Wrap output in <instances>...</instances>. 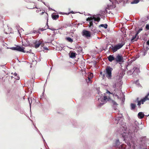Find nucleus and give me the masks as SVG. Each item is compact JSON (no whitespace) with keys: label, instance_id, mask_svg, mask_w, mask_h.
<instances>
[{"label":"nucleus","instance_id":"f257e3e1","mask_svg":"<svg viewBox=\"0 0 149 149\" xmlns=\"http://www.w3.org/2000/svg\"><path fill=\"white\" fill-rule=\"evenodd\" d=\"M105 75L109 79H111L112 77L111 72L113 69L110 66H107L105 69Z\"/></svg>","mask_w":149,"mask_h":149},{"label":"nucleus","instance_id":"f03ea898","mask_svg":"<svg viewBox=\"0 0 149 149\" xmlns=\"http://www.w3.org/2000/svg\"><path fill=\"white\" fill-rule=\"evenodd\" d=\"M125 42L124 41H122L121 43H118L114 47H113V45H112V49L113 52H116L118 50L122 48L125 44Z\"/></svg>","mask_w":149,"mask_h":149},{"label":"nucleus","instance_id":"7ed1b4c3","mask_svg":"<svg viewBox=\"0 0 149 149\" xmlns=\"http://www.w3.org/2000/svg\"><path fill=\"white\" fill-rule=\"evenodd\" d=\"M149 93L145 96V97L142 99H141L140 100L138 101L137 105L138 106L139 108H140V106L141 104H143L147 100H149Z\"/></svg>","mask_w":149,"mask_h":149},{"label":"nucleus","instance_id":"20e7f679","mask_svg":"<svg viewBox=\"0 0 149 149\" xmlns=\"http://www.w3.org/2000/svg\"><path fill=\"white\" fill-rule=\"evenodd\" d=\"M123 57L121 55L118 54L115 57V61L117 63L123 62Z\"/></svg>","mask_w":149,"mask_h":149},{"label":"nucleus","instance_id":"39448f33","mask_svg":"<svg viewBox=\"0 0 149 149\" xmlns=\"http://www.w3.org/2000/svg\"><path fill=\"white\" fill-rule=\"evenodd\" d=\"M95 15H94L92 17H88L86 19V21H90L94 19L95 21L99 22L100 20V18L99 17H96L95 16Z\"/></svg>","mask_w":149,"mask_h":149},{"label":"nucleus","instance_id":"423d86ee","mask_svg":"<svg viewBox=\"0 0 149 149\" xmlns=\"http://www.w3.org/2000/svg\"><path fill=\"white\" fill-rule=\"evenodd\" d=\"M82 34L83 36H84L87 38L88 37H90L91 36V34L90 32L85 29L83 30L82 32Z\"/></svg>","mask_w":149,"mask_h":149},{"label":"nucleus","instance_id":"0eeeda50","mask_svg":"<svg viewBox=\"0 0 149 149\" xmlns=\"http://www.w3.org/2000/svg\"><path fill=\"white\" fill-rule=\"evenodd\" d=\"M25 96V92L24 91L20 92V95L19 96V97H20V100L21 101H23L24 100V97Z\"/></svg>","mask_w":149,"mask_h":149},{"label":"nucleus","instance_id":"6e6552de","mask_svg":"<svg viewBox=\"0 0 149 149\" xmlns=\"http://www.w3.org/2000/svg\"><path fill=\"white\" fill-rule=\"evenodd\" d=\"M109 1H111V3L110 5H107L108 8V9L115 8L116 7V5L111 2L110 0Z\"/></svg>","mask_w":149,"mask_h":149},{"label":"nucleus","instance_id":"1a4fd4ad","mask_svg":"<svg viewBox=\"0 0 149 149\" xmlns=\"http://www.w3.org/2000/svg\"><path fill=\"white\" fill-rule=\"evenodd\" d=\"M52 17L53 19L56 20L59 17V15L58 14H56L55 13H53L52 15Z\"/></svg>","mask_w":149,"mask_h":149},{"label":"nucleus","instance_id":"9d476101","mask_svg":"<svg viewBox=\"0 0 149 149\" xmlns=\"http://www.w3.org/2000/svg\"><path fill=\"white\" fill-rule=\"evenodd\" d=\"M107 58L110 62H112L113 61H115V57L112 55H110Z\"/></svg>","mask_w":149,"mask_h":149},{"label":"nucleus","instance_id":"9b49d317","mask_svg":"<svg viewBox=\"0 0 149 149\" xmlns=\"http://www.w3.org/2000/svg\"><path fill=\"white\" fill-rule=\"evenodd\" d=\"M28 99L30 105L32 103L34 102H35V100L34 99V98L32 97H29L28 98Z\"/></svg>","mask_w":149,"mask_h":149},{"label":"nucleus","instance_id":"f8f14e48","mask_svg":"<svg viewBox=\"0 0 149 149\" xmlns=\"http://www.w3.org/2000/svg\"><path fill=\"white\" fill-rule=\"evenodd\" d=\"M144 116V115L142 112H139L138 114V117L139 118H143Z\"/></svg>","mask_w":149,"mask_h":149},{"label":"nucleus","instance_id":"ddd939ff","mask_svg":"<svg viewBox=\"0 0 149 149\" xmlns=\"http://www.w3.org/2000/svg\"><path fill=\"white\" fill-rule=\"evenodd\" d=\"M9 48L13 50L19 51V45H17L16 47H11Z\"/></svg>","mask_w":149,"mask_h":149},{"label":"nucleus","instance_id":"4468645a","mask_svg":"<svg viewBox=\"0 0 149 149\" xmlns=\"http://www.w3.org/2000/svg\"><path fill=\"white\" fill-rule=\"evenodd\" d=\"M130 106L131 109L132 110H134L136 107V104L134 103H131L130 104Z\"/></svg>","mask_w":149,"mask_h":149},{"label":"nucleus","instance_id":"2eb2a0df","mask_svg":"<svg viewBox=\"0 0 149 149\" xmlns=\"http://www.w3.org/2000/svg\"><path fill=\"white\" fill-rule=\"evenodd\" d=\"M126 148V145L125 144H123L118 147V149H127Z\"/></svg>","mask_w":149,"mask_h":149},{"label":"nucleus","instance_id":"dca6fc26","mask_svg":"<svg viewBox=\"0 0 149 149\" xmlns=\"http://www.w3.org/2000/svg\"><path fill=\"white\" fill-rule=\"evenodd\" d=\"M41 44V42L40 41H38L36 42L35 45V47L36 48H38Z\"/></svg>","mask_w":149,"mask_h":149},{"label":"nucleus","instance_id":"f3484780","mask_svg":"<svg viewBox=\"0 0 149 149\" xmlns=\"http://www.w3.org/2000/svg\"><path fill=\"white\" fill-rule=\"evenodd\" d=\"M120 142L119 140H116L115 142V145H114V146L115 147H117L118 148L119 147H118V146H119L120 145Z\"/></svg>","mask_w":149,"mask_h":149},{"label":"nucleus","instance_id":"a211bd4d","mask_svg":"<svg viewBox=\"0 0 149 149\" xmlns=\"http://www.w3.org/2000/svg\"><path fill=\"white\" fill-rule=\"evenodd\" d=\"M108 25L107 24H101L99 25V27H103L105 29H107V28Z\"/></svg>","mask_w":149,"mask_h":149},{"label":"nucleus","instance_id":"6ab92c4d","mask_svg":"<svg viewBox=\"0 0 149 149\" xmlns=\"http://www.w3.org/2000/svg\"><path fill=\"white\" fill-rule=\"evenodd\" d=\"M70 13L73 14L74 13L72 11L70 12H68V13L61 12L60 13L62 14H63V15H68Z\"/></svg>","mask_w":149,"mask_h":149},{"label":"nucleus","instance_id":"aec40b11","mask_svg":"<svg viewBox=\"0 0 149 149\" xmlns=\"http://www.w3.org/2000/svg\"><path fill=\"white\" fill-rule=\"evenodd\" d=\"M89 21V27H91V28L92 27L93 28V27L94 26L93 24V20H90V21Z\"/></svg>","mask_w":149,"mask_h":149},{"label":"nucleus","instance_id":"412c9836","mask_svg":"<svg viewBox=\"0 0 149 149\" xmlns=\"http://www.w3.org/2000/svg\"><path fill=\"white\" fill-rule=\"evenodd\" d=\"M70 57L72 58H74L76 57L75 53L74 52L71 53Z\"/></svg>","mask_w":149,"mask_h":149},{"label":"nucleus","instance_id":"4be33fe9","mask_svg":"<svg viewBox=\"0 0 149 149\" xmlns=\"http://www.w3.org/2000/svg\"><path fill=\"white\" fill-rule=\"evenodd\" d=\"M139 0H134L133 1L131 2V4H136L139 2Z\"/></svg>","mask_w":149,"mask_h":149},{"label":"nucleus","instance_id":"5701e85b","mask_svg":"<svg viewBox=\"0 0 149 149\" xmlns=\"http://www.w3.org/2000/svg\"><path fill=\"white\" fill-rule=\"evenodd\" d=\"M137 35H136V34H135V36H133L132 39H131V41L132 42H133L134 40H136V37L137 36Z\"/></svg>","mask_w":149,"mask_h":149},{"label":"nucleus","instance_id":"b1692460","mask_svg":"<svg viewBox=\"0 0 149 149\" xmlns=\"http://www.w3.org/2000/svg\"><path fill=\"white\" fill-rule=\"evenodd\" d=\"M24 48L23 47H21L19 46V52H25L24 49Z\"/></svg>","mask_w":149,"mask_h":149},{"label":"nucleus","instance_id":"393cba45","mask_svg":"<svg viewBox=\"0 0 149 149\" xmlns=\"http://www.w3.org/2000/svg\"><path fill=\"white\" fill-rule=\"evenodd\" d=\"M66 40L69 42H70L71 43L72 42H73V40L70 37H67L66 38Z\"/></svg>","mask_w":149,"mask_h":149},{"label":"nucleus","instance_id":"a878e982","mask_svg":"<svg viewBox=\"0 0 149 149\" xmlns=\"http://www.w3.org/2000/svg\"><path fill=\"white\" fill-rule=\"evenodd\" d=\"M111 103L113 105H118V104L114 100H112Z\"/></svg>","mask_w":149,"mask_h":149},{"label":"nucleus","instance_id":"bb28decb","mask_svg":"<svg viewBox=\"0 0 149 149\" xmlns=\"http://www.w3.org/2000/svg\"><path fill=\"white\" fill-rule=\"evenodd\" d=\"M44 14H45L46 16H48V14L47 13H45V11H44V12H42L41 13H40V15H42Z\"/></svg>","mask_w":149,"mask_h":149},{"label":"nucleus","instance_id":"cd10ccee","mask_svg":"<svg viewBox=\"0 0 149 149\" xmlns=\"http://www.w3.org/2000/svg\"><path fill=\"white\" fill-rule=\"evenodd\" d=\"M103 12H104V13H102V14L103 15H104V13H111V12H110L109 11V12H108V11L107 10H104V11H103Z\"/></svg>","mask_w":149,"mask_h":149},{"label":"nucleus","instance_id":"c85d7f7f","mask_svg":"<svg viewBox=\"0 0 149 149\" xmlns=\"http://www.w3.org/2000/svg\"><path fill=\"white\" fill-rule=\"evenodd\" d=\"M142 30V28H141V29H139L137 33H136V35H137Z\"/></svg>","mask_w":149,"mask_h":149},{"label":"nucleus","instance_id":"c756f323","mask_svg":"<svg viewBox=\"0 0 149 149\" xmlns=\"http://www.w3.org/2000/svg\"><path fill=\"white\" fill-rule=\"evenodd\" d=\"M146 29L148 30H149V25L148 24H147L146 26Z\"/></svg>","mask_w":149,"mask_h":149},{"label":"nucleus","instance_id":"7c9ffc66","mask_svg":"<svg viewBox=\"0 0 149 149\" xmlns=\"http://www.w3.org/2000/svg\"><path fill=\"white\" fill-rule=\"evenodd\" d=\"M107 99V96H104V100H106Z\"/></svg>","mask_w":149,"mask_h":149},{"label":"nucleus","instance_id":"2f4dec72","mask_svg":"<svg viewBox=\"0 0 149 149\" xmlns=\"http://www.w3.org/2000/svg\"><path fill=\"white\" fill-rule=\"evenodd\" d=\"M40 30L41 31H44L45 29L43 28H42V29H40Z\"/></svg>","mask_w":149,"mask_h":149},{"label":"nucleus","instance_id":"473e14b6","mask_svg":"<svg viewBox=\"0 0 149 149\" xmlns=\"http://www.w3.org/2000/svg\"><path fill=\"white\" fill-rule=\"evenodd\" d=\"M146 43L148 45H149V40Z\"/></svg>","mask_w":149,"mask_h":149},{"label":"nucleus","instance_id":"72a5a7b5","mask_svg":"<svg viewBox=\"0 0 149 149\" xmlns=\"http://www.w3.org/2000/svg\"><path fill=\"white\" fill-rule=\"evenodd\" d=\"M16 28L17 29V30L18 32L19 33V29H18V26H16Z\"/></svg>","mask_w":149,"mask_h":149},{"label":"nucleus","instance_id":"f704fd0d","mask_svg":"<svg viewBox=\"0 0 149 149\" xmlns=\"http://www.w3.org/2000/svg\"><path fill=\"white\" fill-rule=\"evenodd\" d=\"M14 76H15H15H17V74L16 73H15L14 74Z\"/></svg>","mask_w":149,"mask_h":149},{"label":"nucleus","instance_id":"c9c22d12","mask_svg":"<svg viewBox=\"0 0 149 149\" xmlns=\"http://www.w3.org/2000/svg\"><path fill=\"white\" fill-rule=\"evenodd\" d=\"M4 32H5V33L6 34H9V32H8H8H5V31H4Z\"/></svg>","mask_w":149,"mask_h":149},{"label":"nucleus","instance_id":"e433bc0d","mask_svg":"<svg viewBox=\"0 0 149 149\" xmlns=\"http://www.w3.org/2000/svg\"><path fill=\"white\" fill-rule=\"evenodd\" d=\"M19 36L21 37V34H20V33L19 32Z\"/></svg>","mask_w":149,"mask_h":149},{"label":"nucleus","instance_id":"4c0bfd02","mask_svg":"<svg viewBox=\"0 0 149 149\" xmlns=\"http://www.w3.org/2000/svg\"><path fill=\"white\" fill-rule=\"evenodd\" d=\"M49 9H51V10L52 9V8H49Z\"/></svg>","mask_w":149,"mask_h":149},{"label":"nucleus","instance_id":"58836bf2","mask_svg":"<svg viewBox=\"0 0 149 149\" xmlns=\"http://www.w3.org/2000/svg\"><path fill=\"white\" fill-rule=\"evenodd\" d=\"M114 109L115 110H116V108H114Z\"/></svg>","mask_w":149,"mask_h":149},{"label":"nucleus","instance_id":"ea45409f","mask_svg":"<svg viewBox=\"0 0 149 149\" xmlns=\"http://www.w3.org/2000/svg\"><path fill=\"white\" fill-rule=\"evenodd\" d=\"M22 45H24V44H22Z\"/></svg>","mask_w":149,"mask_h":149},{"label":"nucleus","instance_id":"a19ab883","mask_svg":"<svg viewBox=\"0 0 149 149\" xmlns=\"http://www.w3.org/2000/svg\"><path fill=\"white\" fill-rule=\"evenodd\" d=\"M138 99H139V98H138L137 99V100H138Z\"/></svg>","mask_w":149,"mask_h":149},{"label":"nucleus","instance_id":"79ce46f5","mask_svg":"<svg viewBox=\"0 0 149 149\" xmlns=\"http://www.w3.org/2000/svg\"><path fill=\"white\" fill-rule=\"evenodd\" d=\"M99 15H100V16L101 15L100 14H99Z\"/></svg>","mask_w":149,"mask_h":149},{"label":"nucleus","instance_id":"37998d69","mask_svg":"<svg viewBox=\"0 0 149 149\" xmlns=\"http://www.w3.org/2000/svg\"><path fill=\"white\" fill-rule=\"evenodd\" d=\"M102 72H101V73H100L101 74H102Z\"/></svg>","mask_w":149,"mask_h":149},{"label":"nucleus","instance_id":"c03bdc74","mask_svg":"<svg viewBox=\"0 0 149 149\" xmlns=\"http://www.w3.org/2000/svg\"><path fill=\"white\" fill-rule=\"evenodd\" d=\"M22 43H23V41H22Z\"/></svg>","mask_w":149,"mask_h":149},{"label":"nucleus","instance_id":"a18cd8bd","mask_svg":"<svg viewBox=\"0 0 149 149\" xmlns=\"http://www.w3.org/2000/svg\"><path fill=\"white\" fill-rule=\"evenodd\" d=\"M16 80H18V79H16Z\"/></svg>","mask_w":149,"mask_h":149},{"label":"nucleus","instance_id":"49530a36","mask_svg":"<svg viewBox=\"0 0 149 149\" xmlns=\"http://www.w3.org/2000/svg\"><path fill=\"white\" fill-rule=\"evenodd\" d=\"M88 79H90V78H88Z\"/></svg>","mask_w":149,"mask_h":149},{"label":"nucleus","instance_id":"de8ad7c7","mask_svg":"<svg viewBox=\"0 0 149 149\" xmlns=\"http://www.w3.org/2000/svg\"><path fill=\"white\" fill-rule=\"evenodd\" d=\"M17 60L19 61V59L18 58H17Z\"/></svg>","mask_w":149,"mask_h":149},{"label":"nucleus","instance_id":"09e8293b","mask_svg":"<svg viewBox=\"0 0 149 149\" xmlns=\"http://www.w3.org/2000/svg\"><path fill=\"white\" fill-rule=\"evenodd\" d=\"M30 9H32V8H30Z\"/></svg>","mask_w":149,"mask_h":149}]
</instances>
